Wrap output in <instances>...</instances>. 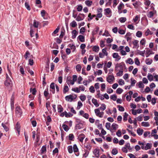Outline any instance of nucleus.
<instances>
[{"label": "nucleus", "instance_id": "obj_1", "mask_svg": "<svg viewBox=\"0 0 158 158\" xmlns=\"http://www.w3.org/2000/svg\"><path fill=\"white\" fill-rule=\"evenodd\" d=\"M6 79L4 82V85L8 88H11L13 85V82L7 74H6Z\"/></svg>", "mask_w": 158, "mask_h": 158}, {"label": "nucleus", "instance_id": "obj_2", "mask_svg": "<svg viewBox=\"0 0 158 158\" xmlns=\"http://www.w3.org/2000/svg\"><path fill=\"white\" fill-rule=\"evenodd\" d=\"M23 112L21 108L19 106H17L15 109V114L16 116L18 117H21Z\"/></svg>", "mask_w": 158, "mask_h": 158}, {"label": "nucleus", "instance_id": "obj_3", "mask_svg": "<svg viewBox=\"0 0 158 158\" xmlns=\"http://www.w3.org/2000/svg\"><path fill=\"white\" fill-rule=\"evenodd\" d=\"M94 112L96 116L99 118H102L103 117L104 113L103 111L100 112L99 109H97L94 110Z\"/></svg>", "mask_w": 158, "mask_h": 158}, {"label": "nucleus", "instance_id": "obj_4", "mask_svg": "<svg viewBox=\"0 0 158 158\" xmlns=\"http://www.w3.org/2000/svg\"><path fill=\"white\" fill-rule=\"evenodd\" d=\"M76 97L77 96L76 95H75L74 96L72 95H69L66 96L65 97V99L66 101L68 102H72L74 99H76Z\"/></svg>", "mask_w": 158, "mask_h": 158}, {"label": "nucleus", "instance_id": "obj_5", "mask_svg": "<svg viewBox=\"0 0 158 158\" xmlns=\"http://www.w3.org/2000/svg\"><path fill=\"white\" fill-rule=\"evenodd\" d=\"M115 78L113 75H108L106 77V81L110 84H112Z\"/></svg>", "mask_w": 158, "mask_h": 158}, {"label": "nucleus", "instance_id": "obj_6", "mask_svg": "<svg viewBox=\"0 0 158 158\" xmlns=\"http://www.w3.org/2000/svg\"><path fill=\"white\" fill-rule=\"evenodd\" d=\"M104 14L108 17H110L111 16L112 11L110 8H107L104 10Z\"/></svg>", "mask_w": 158, "mask_h": 158}, {"label": "nucleus", "instance_id": "obj_7", "mask_svg": "<svg viewBox=\"0 0 158 158\" xmlns=\"http://www.w3.org/2000/svg\"><path fill=\"white\" fill-rule=\"evenodd\" d=\"M125 66V64L124 63L122 64H117L115 67V70L118 71V69L123 70V67Z\"/></svg>", "mask_w": 158, "mask_h": 158}, {"label": "nucleus", "instance_id": "obj_8", "mask_svg": "<svg viewBox=\"0 0 158 158\" xmlns=\"http://www.w3.org/2000/svg\"><path fill=\"white\" fill-rule=\"evenodd\" d=\"M2 126L4 128L6 131L7 132L9 130V124L8 122L7 121L6 122L2 123Z\"/></svg>", "mask_w": 158, "mask_h": 158}, {"label": "nucleus", "instance_id": "obj_9", "mask_svg": "<svg viewBox=\"0 0 158 158\" xmlns=\"http://www.w3.org/2000/svg\"><path fill=\"white\" fill-rule=\"evenodd\" d=\"M152 147V144L151 143H146L145 146H141V148L143 150H147L150 149Z\"/></svg>", "mask_w": 158, "mask_h": 158}, {"label": "nucleus", "instance_id": "obj_10", "mask_svg": "<svg viewBox=\"0 0 158 158\" xmlns=\"http://www.w3.org/2000/svg\"><path fill=\"white\" fill-rule=\"evenodd\" d=\"M139 41L137 40H135L132 42L133 45V48L138 49L139 47Z\"/></svg>", "mask_w": 158, "mask_h": 158}, {"label": "nucleus", "instance_id": "obj_11", "mask_svg": "<svg viewBox=\"0 0 158 158\" xmlns=\"http://www.w3.org/2000/svg\"><path fill=\"white\" fill-rule=\"evenodd\" d=\"M142 4V3L139 1H136L135 2L132 3L133 5L136 9H137L139 7L141 6Z\"/></svg>", "mask_w": 158, "mask_h": 158}, {"label": "nucleus", "instance_id": "obj_12", "mask_svg": "<svg viewBox=\"0 0 158 158\" xmlns=\"http://www.w3.org/2000/svg\"><path fill=\"white\" fill-rule=\"evenodd\" d=\"M100 150L99 149L96 148L93 151V153L97 158H98L99 156Z\"/></svg>", "mask_w": 158, "mask_h": 158}, {"label": "nucleus", "instance_id": "obj_13", "mask_svg": "<svg viewBox=\"0 0 158 158\" xmlns=\"http://www.w3.org/2000/svg\"><path fill=\"white\" fill-rule=\"evenodd\" d=\"M113 57L114 58L116 59L115 61H118L119 60H120L121 58V57L118 54V53H114L112 55Z\"/></svg>", "mask_w": 158, "mask_h": 158}, {"label": "nucleus", "instance_id": "obj_14", "mask_svg": "<svg viewBox=\"0 0 158 158\" xmlns=\"http://www.w3.org/2000/svg\"><path fill=\"white\" fill-rule=\"evenodd\" d=\"M85 138V135L83 134H81L79 135L78 139L80 142H82L84 139Z\"/></svg>", "mask_w": 158, "mask_h": 158}, {"label": "nucleus", "instance_id": "obj_15", "mask_svg": "<svg viewBox=\"0 0 158 158\" xmlns=\"http://www.w3.org/2000/svg\"><path fill=\"white\" fill-rule=\"evenodd\" d=\"M156 12V11H150L147 14V16L149 18H151L153 17L154 15L155 12Z\"/></svg>", "mask_w": 158, "mask_h": 158}, {"label": "nucleus", "instance_id": "obj_16", "mask_svg": "<svg viewBox=\"0 0 158 158\" xmlns=\"http://www.w3.org/2000/svg\"><path fill=\"white\" fill-rule=\"evenodd\" d=\"M98 14L97 15V17L101 18L102 16V9L101 8H99L98 9Z\"/></svg>", "mask_w": 158, "mask_h": 158}, {"label": "nucleus", "instance_id": "obj_17", "mask_svg": "<svg viewBox=\"0 0 158 158\" xmlns=\"http://www.w3.org/2000/svg\"><path fill=\"white\" fill-rule=\"evenodd\" d=\"M50 88L52 90H50V91H51L53 94H54L55 92V86L54 83H52L50 85Z\"/></svg>", "mask_w": 158, "mask_h": 158}, {"label": "nucleus", "instance_id": "obj_18", "mask_svg": "<svg viewBox=\"0 0 158 158\" xmlns=\"http://www.w3.org/2000/svg\"><path fill=\"white\" fill-rule=\"evenodd\" d=\"M72 39H74L76 38L78 32L76 30H74L72 32Z\"/></svg>", "mask_w": 158, "mask_h": 158}, {"label": "nucleus", "instance_id": "obj_19", "mask_svg": "<svg viewBox=\"0 0 158 158\" xmlns=\"http://www.w3.org/2000/svg\"><path fill=\"white\" fill-rule=\"evenodd\" d=\"M20 124L19 123H17L16 125L15 128L18 133V135H19L20 134Z\"/></svg>", "mask_w": 158, "mask_h": 158}, {"label": "nucleus", "instance_id": "obj_20", "mask_svg": "<svg viewBox=\"0 0 158 158\" xmlns=\"http://www.w3.org/2000/svg\"><path fill=\"white\" fill-rule=\"evenodd\" d=\"M77 39L81 42H84L85 41V37L82 35H79L77 37Z\"/></svg>", "mask_w": 158, "mask_h": 158}, {"label": "nucleus", "instance_id": "obj_21", "mask_svg": "<svg viewBox=\"0 0 158 158\" xmlns=\"http://www.w3.org/2000/svg\"><path fill=\"white\" fill-rule=\"evenodd\" d=\"M66 82L69 85L70 84H71L72 85H73L74 83V82L73 80H71V78H70L69 79H68L67 80Z\"/></svg>", "mask_w": 158, "mask_h": 158}, {"label": "nucleus", "instance_id": "obj_22", "mask_svg": "<svg viewBox=\"0 0 158 158\" xmlns=\"http://www.w3.org/2000/svg\"><path fill=\"white\" fill-rule=\"evenodd\" d=\"M92 103L96 107H98L99 106V104L97 102V100L96 99L93 98L92 99Z\"/></svg>", "mask_w": 158, "mask_h": 158}, {"label": "nucleus", "instance_id": "obj_23", "mask_svg": "<svg viewBox=\"0 0 158 158\" xmlns=\"http://www.w3.org/2000/svg\"><path fill=\"white\" fill-rule=\"evenodd\" d=\"M14 98L13 95L10 99V105L11 108H12L14 107Z\"/></svg>", "mask_w": 158, "mask_h": 158}, {"label": "nucleus", "instance_id": "obj_24", "mask_svg": "<svg viewBox=\"0 0 158 158\" xmlns=\"http://www.w3.org/2000/svg\"><path fill=\"white\" fill-rule=\"evenodd\" d=\"M143 132V130L140 128H138L137 130V133L139 135H142Z\"/></svg>", "mask_w": 158, "mask_h": 158}, {"label": "nucleus", "instance_id": "obj_25", "mask_svg": "<svg viewBox=\"0 0 158 158\" xmlns=\"http://www.w3.org/2000/svg\"><path fill=\"white\" fill-rule=\"evenodd\" d=\"M92 49L93 51L98 52L99 50V48L98 46H94L93 47Z\"/></svg>", "mask_w": 158, "mask_h": 158}, {"label": "nucleus", "instance_id": "obj_26", "mask_svg": "<svg viewBox=\"0 0 158 158\" xmlns=\"http://www.w3.org/2000/svg\"><path fill=\"white\" fill-rule=\"evenodd\" d=\"M41 153L43 154L46 152V145H45L43 146L41 149Z\"/></svg>", "mask_w": 158, "mask_h": 158}, {"label": "nucleus", "instance_id": "obj_27", "mask_svg": "<svg viewBox=\"0 0 158 158\" xmlns=\"http://www.w3.org/2000/svg\"><path fill=\"white\" fill-rule=\"evenodd\" d=\"M125 147L129 150H131L134 148L133 146H132V147H131L130 146V144L129 143H127L125 145Z\"/></svg>", "mask_w": 158, "mask_h": 158}, {"label": "nucleus", "instance_id": "obj_28", "mask_svg": "<svg viewBox=\"0 0 158 158\" xmlns=\"http://www.w3.org/2000/svg\"><path fill=\"white\" fill-rule=\"evenodd\" d=\"M83 128V125L82 123L76 124L75 128L76 129H80Z\"/></svg>", "mask_w": 158, "mask_h": 158}, {"label": "nucleus", "instance_id": "obj_29", "mask_svg": "<svg viewBox=\"0 0 158 158\" xmlns=\"http://www.w3.org/2000/svg\"><path fill=\"white\" fill-rule=\"evenodd\" d=\"M141 125L144 127H148L149 126V123L148 122H143L141 123Z\"/></svg>", "mask_w": 158, "mask_h": 158}, {"label": "nucleus", "instance_id": "obj_30", "mask_svg": "<svg viewBox=\"0 0 158 158\" xmlns=\"http://www.w3.org/2000/svg\"><path fill=\"white\" fill-rule=\"evenodd\" d=\"M69 90L68 86L67 85H64L63 90V92L64 94H66Z\"/></svg>", "mask_w": 158, "mask_h": 158}, {"label": "nucleus", "instance_id": "obj_31", "mask_svg": "<svg viewBox=\"0 0 158 158\" xmlns=\"http://www.w3.org/2000/svg\"><path fill=\"white\" fill-rule=\"evenodd\" d=\"M85 3L87 6L89 7L91 6L93 2L92 1L87 0L85 1Z\"/></svg>", "mask_w": 158, "mask_h": 158}, {"label": "nucleus", "instance_id": "obj_32", "mask_svg": "<svg viewBox=\"0 0 158 158\" xmlns=\"http://www.w3.org/2000/svg\"><path fill=\"white\" fill-rule=\"evenodd\" d=\"M146 63L148 65H150L152 62V60L147 58L145 60Z\"/></svg>", "mask_w": 158, "mask_h": 158}, {"label": "nucleus", "instance_id": "obj_33", "mask_svg": "<svg viewBox=\"0 0 158 158\" xmlns=\"http://www.w3.org/2000/svg\"><path fill=\"white\" fill-rule=\"evenodd\" d=\"M112 128L114 130H116L118 127V125L117 124L114 123L111 126Z\"/></svg>", "mask_w": 158, "mask_h": 158}, {"label": "nucleus", "instance_id": "obj_34", "mask_svg": "<svg viewBox=\"0 0 158 158\" xmlns=\"http://www.w3.org/2000/svg\"><path fill=\"white\" fill-rule=\"evenodd\" d=\"M70 25L73 27H75L77 26V24L76 21L74 20L70 23Z\"/></svg>", "mask_w": 158, "mask_h": 158}, {"label": "nucleus", "instance_id": "obj_35", "mask_svg": "<svg viewBox=\"0 0 158 158\" xmlns=\"http://www.w3.org/2000/svg\"><path fill=\"white\" fill-rule=\"evenodd\" d=\"M83 106V104L81 101H79L78 102L77 106V109L79 110L80 108Z\"/></svg>", "mask_w": 158, "mask_h": 158}, {"label": "nucleus", "instance_id": "obj_36", "mask_svg": "<svg viewBox=\"0 0 158 158\" xmlns=\"http://www.w3.org/2000/svg\"><path fill=\"white\" fill-rule=\"evenodd\" d=\"M58 111L59 113H61L63 111V108L61 105H58L57 107Z\"/></svg>", "mask_w": 158, "mask_h": 158}, {"label": "nucleus", "instance_id": "obj_37", "mask_svg": "<svg viewBox=\"0 0 158 158\" xmlns=\"http://www.w3.org/2000/svg\"><path fill=\"white\" fill-rule=\"evenodd\" d=\"M144 5L148 6L151 3V2L149 0H144Z\"/></svg>", "mask_w": 158, "mask_h": 158}, {"label": "nucleus", "instance_id": "obj_38", "mask_svg": "<svg viewBox=\"0 0 158 158\" xmlns=\"http://www.w3.org/2000/svg\"><path fill=\"white\" fill-rule=\"evenodd\" d=\"M95 16H96L95 15H91V14L89 13L88 15V17L89 18L88 19V21H89L91 20L93 18L95 17Z\"/></svg>", "mask_w": 158, "mask_h": 158}, {"label": "nucleus", "instance_id": "obj_39", "mask_svg": "<svg viewBox=\"0 0 158 158\" xmlns=\"http://www.w3.org/2000/svg\"><path fill=\"white\" fill-rule=\"evenodd\" d=\"M127 63H128L130 64H132L134 63V61L132 60V59L131 58H129L126 61Z\"/></svg>", "mask_w": 158, "mask_h": 158}, {"label": "nucleus", "instance_id": "obj_40", "mask_svg": "<svg viewBox=\"0 0 158 158\" xmlns=\"http://www.w3.org/2000/svg\"><path fill=\"white\" fill-rule=\"evenodd\" d=\"M123 91V90L120 88H118L116 91V93L118 94H121Z\"/></svg>", "mask_w": 158, "mask_h": 158}, {"label": "nucleus", "instance_id": "obj_41", "mask_svg": "<svg viewBox=\"0 0 158 158\" xmlns=\"http://www.w3.org/2000/svg\"><path fill=\"white\" fill-rule=\"evenodd\" d=\"M82 8L83 7L81 4L78 5L77 6V10L79 12L81 11L82 10Z\"/></svg>", "mask_w": 158, "mask_h": 158}, {"label": "nucleus", "instance_id": "obj_42", "mask_svg": "<svg viewBox=\"0 0 158 158\" xmlns=\"http://www.w3.org/2000/svg\"><path fill=\"white\" fill-rule=\"evenodd\" d=\"M147 77L149 80L150 81H152L153 80V76L151 74L148 73Z\"/></svg>", "mask_w": 158, "mask_h": 158}, {"label": "nucleus", "instance_id": "obj_43", "mask_svg": "<svg viewBox=\"0 0 158 158\" xmlns=\"http://www.w3.org/2000/svg\"><path fill=\"white\" fill-rule=\"evenodd\" d=\"M124 4L122 2H121L118 7V10H122L124 7Z\"/></svg>", "mask_w": 158, "mask_h": 158}, {"label": "nucleus", "instance_id": "obj_44", "mask_svg": "<svg viewBox=\"0 0 158 158\" xmlns=\"http://www.w3.org/2000/svg\"><path fill=\"white\" fill-rule=\"evenodd\" d=\"M118 153V151L116 148H113L112 151L111 153L114 155H116Z\"/></svg>", "mask_w": 158, "mask_h": 158}, {"label": "nucleus", "instance_id": "obj_45", "mask_svg": "<svg viewBox=\"0 0 158 158\" xmlns=\"http://www.w3.org/2000/svg\"><path fill=\"white\" fill-rule=\"evenodd\" d=\"M136 35L137 37L140 38L142 35V33L140 31H138L136 33Z\"/></svg>", "mask_w": 158, "mask_h": 158}, {"label": "nucleus", "instance_id": "obj_46", "mask_svg": "<svg viewBox=\"0 0 158 158\" xmlns=\"http://www.w3.org/2000/svg\"><path fill=\"white\" fill-rule=\"evenodd\" d=\"M117 107L118 108V110L119 111L121 112H123L124 111V108L122 106L119 105H118Z\"/></svg>", "mask_w": 158, "mask_h": 158}, {"label": "nucleus", "instance_id": "obj_47", "mask_svg": "<svg viewBox=\"0 0 158 158\" xmlns=\"http://www.w3.org/2000/svg\"><path fill=\"white\" fill-rule=\"evenodd\" d=\"M81 67L80 64H78L76 66V69L77 71L79 72L81 71Z\"/></svg>", "mask_w": 158, "mask_h": 158}, {"label": "nucleus", "instance_id": "obj_48", "mask_svg": "<svg viewBox=\"0 0 158 158\" xmlns=\"http://www.w3.org/2000/svg\"><path fill=\"white\" fill-rule=\"evenodd\" d=\"M98 109H99L100 110H101L103 111L106 109V106L104 104H102L101 105V106L99 107Z\"/></svg>", "mask_w": 158, "mask_h": 158}, {"label": "nucleus", "instance_id": "obj_49", "mask_svg": "<svg viewBox=\"0 0 158 158\" xmlns=\"http://www.w3.org/2000/svg\"><path fill=\"white\" fill-rule=\"evenodd\" d=\"M62 127L64 130L66 131H67L69 130V128L67 125L65 124H63Z\"/></svg>", "mask_w": 158, "mask_h": 158}, {"label": "nucleus", "instance_id": "obj_50", "mask_svg": "<svg viewBox=\"0 0 158 158\" xmlns=\"http://www.w3.org/2000/svg\"><path fill=\"white\" fill-rule=\"evenodd\" d=\"M118 72L116 73V75L118 76H121L123 75V70H119L118 69Z\"/></svg>", "mask_w": 158, "mask_h": 158}, {"label": "nucleus", "instance_id": "obj_51", "mask_svg": "<svg viewBox=\"0 0 158 158\" xmlns=\"http://www.w3.org/2000/svg\"><path fill=\"white\" fill-rule=\"evenodd\" d=\"M72 90L77 93H79L80 92V89L77 87L72 88Z\"/></svg>", "mask_w": 158, "mask_h": 158}, {"label": "nucleus", "instance_id": "obj_52", "mask_svg": "<svg viewBox=\"0 0 158 158\" xmlns=\"http://www.w3.org/2000/svg\"><path fill=\"white\" fill-rule=\"evenodd\" d=\"M25 5L26 8L28 10H31V8L28 2H26L25 3Z\"/></svg>", "mask_w": 158, "mask_h": 158}, {"label": "nucleus", "instance_id": "obj_53", "mask_svg": "<svg viewBox=\"0 0 158 158\" xmlns=\"http://www.w3.org/2000/svg\"><path fill=\"white\" fill-rule=\"evenodd\" d=\"M73 150L74 152H77L78 151V148L76 144H74L73 146Z\"/></svg>", "mask_w": 158, "mask_h": 158}, {"label": "nucleus", "instance_id": "obj_54", "mask_svg": "<svg viewBox=\"0 0 158 158\" xmlns=\"http://www.w3.org/2000/svg\"><path fill=\"white\" fill-rule=\"evenodd\" d=\"M127 20L125 17H121L119 19V21L121 23H124Z\"/></svg>", "mask_w": 158, "mask_h": 158}, {"label": "nucleus", "instance_id": "obj_55", "mask_svg": "<svg viewBox=\"0 0 158 158\" xmlns=\"http://www.w3.org/2000/svg\"><path fill=\"white\" fill-rule=\"evenodd\" d=\"M33 26L35 28H37L38 27L39 23L35 20H34L33 22Z\"/></svg>", "mask_w": 158, "mask_h": 158}, {"label": "nucleus", "instance_id": "obj_56", "mask_svg": "<svg viewBox=\"0 0 158 158\" xmlns=\"http://www.w3.org/2000/svg\"><path fill=\"white\" fill-rule=\"evenodd\" d=\"M89 90L91 93H94L95 92V89L94 87L92 85L89 88Z\"/></svg>", "mask_w": 158, "mask_h": 158}, {"label": "nucleus", "instance_id": "obj_57", "mask_svg": "<svg viewBox=\"0 0 158 158\" xmlns=\"http://www.w3.org/2000/svg\"><path fill=\"white\" fill-rule=\"evenodd\" d=\"M137 84L139 88H143L144 86V85L141 81L139 82Z\"/></svg>", "mask_w": 158, "mask_h": 158}, {"label": "nucleus", "instance_id": "obj_58", "mask_svg": "<svg viewBox=\"0 0 158 158\" xmlns=\"http://www.w3.org/2000/svg\"><path fill=\"white\" fill-rule=\"evenodd\" d=\"M101 91H103L105 89L106 85L105 83H102L101 84Z\"/></svg>", "mask_w": 158, "mask_h": 158}, {"label": "nucleus", "instance_id": "obj_59", "mask_svg": "<svg viewBox=\"0 0 158 158\" xmlns=\"http://www.w3.org/2000/svg\"><path fill=\"white\" fill-rule=\"evenodd\" d=\"M30 91L32 93V94L33 95H35L36 92L35 88H34L33 89H32V88H31L30 89Z\"/></svg>", "mask_w": 158, "mask_h": 158}, {"label": "nucleus", "instance_id": "obj_60", "mask_svg": "<svg viewBox=\"0 0 158 158\" xmlns=\"http://www.w3.org/2000/svg\"><path fill=\"white\" fill-rule=\"evenodd\" d=\"M118 83L120 85H124V81L122 79H120L118 81Z\"/></svg>", "mask_w": 158, "mask_h": 158}, {"label": "nucleus", "instance_id": "obj_61", "mask_svg": "<svg viewBox=\"0 0 158 158\" xmlns=\"http://www.w3.org/2000/svg\"><path fill=\"white\" fill-rule=\"evenodd\" d=\"M135 63L136 65H139L140 63L138 58H136L135 59Z\"/></svg>", "mask_w": 158, "mask_h": 158}, {"label": "nucleus", "instance_id": "obj_62", "mask_svg": "<svg viewBox=\"0 0 158 158\" xmlns=\"http://www.w3.org/2000/svg\"><path fill=\"white\" fill-rule=\"evenodd\" d=\"M110 98L113 101H115L117 99V96L115 94H113L110 96Z\"/></svg>", "mask_w": 158, "mask_h": 158}, {"label": "nucleus", "instance_id": "obj_63", "mask_svg": "<svg viewBox=\"0 0 158 158\" xmlns=\"http://www.w3.org/2000/svg\"><path fill=\"white\" fill-rule=\"evenodd\" d=\"M68 152L70 153H71L73 152V148L71 146H69L68 147Z\"/></svg>", "mask_w": 158, "mask_h": 158}, {"label": "nucleus", "instance_id": "obj_64", "mask_svg": "<svg viewBox=\"0 0 158 158\" xmlns=\"http://www.w3.org/2000/svg\"><path fill=\"white\" fill-rule=\"evenodd\" d=\"M69 139L70 140H73L74 138V136L73 134H70L69 135Z\"/></svg>", "mask_w": 158, "mask_h": 158}]
</instances>
